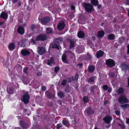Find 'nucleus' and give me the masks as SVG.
<instances>
[{
    "label": "nucleus",
    "mask_w": 129,
    "mask_h": 129,
    "mask_svg": "<svg viewBox=\"0 0 129 129\" xmlns=\"http://www.w3.org/2000/svg\"><path fill=\"white\" fill-rule=\"evenodd\" d=\"M82 6L87 12L91 13L94 11L93 6L90 4L84 3L83 4Z\"/></svg>",
    "instance_id": "f257e3e1"
},
{
    "label": "nucleus",
    "mask_w": 129,
    "mask_h": 129,
    "mask_svg": "<svg viewBox=\"0 0 129 129\" xmlns=\"http://www.w3.org/2000/svg\"><path fill=\"white\" fill-rule=\"evenodd\" d=\"M118 101L119 103L121 104L126 103L129 102V100L125 95H121L118 98Z\"/></svg>",
    "instance_id": "f03ea898"
},
{
    "label": "nucleus",
    "mask_w": 129,
    "mask_h": 129,
    "mask_svg": "<svg viewBox=\"0 0 129 129\" xmlns=\"http://www.w3.org/2000/svg\"><path fill=\"white\" fill-rule=\"evenodd\" d=\"M22 92H23V95L22 100L25 104H27L29 103V96L27 92H26L24 91H23Z\"/></svg>",
    "instance_id": "7ed1b4c3"
},
{
    "label": "nucleus",
    "mask_w": 129,
    "mask_h": 129,
    "mask_svg": "<svg viewBox=\"0 0 129 129\" xmlns=\"http://www.w3.org/2000/svg\"><path fill=\"white\" fill-rule=\"evenodd\" d=\"M106 63L107 66L110 67H112L115 65L114 61L112 59H108L106 61Z\"/></svg>",
    "instance_id": "20e7f679"
},
{
    "label": "nucleus",
    "mask_w": 129,
    "mask_h": 129,
    "mask_svg": "<svg viewBox=\"0 0 129 129\" xmlns=\"http://www.w3.org/2000/svg\"><path fill=\"white\" fill-rule=\"evenodd\" d=\"M47 39L46 36L45 34H41L37 37L36 38V41H44Z\"/></svg>",
    "instance_id": "39448f33"
},
{
    "label": "nucleus",
    "mask_w": 129,
    "mask_h": 129,
    "mask_svg": "<svg viewBox=\"0 0 129 129\" xmlns=\"http://www.w3.org/2000/svg\"><path fill=\"white\" fill-rule=\"evenodd\" d=\"M37 51L40 55H42L46 52L45 49L42 47H38L37 49Z\"/></svg>",
    "instance_id": "423d86ee"
},
{
    "label": "nucleus",
    "mask_w": 129,
    "mask_h": 129,
    "mask_svg": "<svg viewBox=\"0 0 129 129\" xmlns=\"http://www.w3.org/2000/svg\"><path fill=\"white\" fill-rule=\"evenodd\" d=\"M65 26V25L64 21H61L60 22L58 25L57 28L59 30H61L64 28Z\"/></svg>",
    "instance_id": "0eeeda50"
},
{
    "label": "nucleus",
    "mask_w": 129,
    "mask_h": 129,
    "mask_svg": "<svg viewBox=\"0 0 129 129\" xmlns=\"http://www.w3.org/2000/svg\"><path fill=\"white\" fill-rule=\"evenodd\" d=\"M76 40H75L74 39L72 40L70 39L68 40V41L70 43L69 47V49H72L74 47L75 44L76 43Z\"/></svg>",
    "instance_id": "6e6552de"
},
{
    "label": "nucleus",
    "mask_w": 129,
    "mask_h": 129,
    "mask_svg": "<svg viewBox=\"0 0 129 129\" xmlns=\"http://www.w3.org/2000/svg\"><path fill=\"white\" fill-rule=\"evenodd\" d=\"M112 119V117H111L107 115L103 118V120L106 123L109 124L110 123Z\"/></svg>",
    "instance_id": "1a4fd4ad"
},
{
    "label": "nucleus",
    "mask_w": 129,
    "mask_h": 129,
    "mask_svg": "<svg viewBox=\"0 0 129 129\" xmlns=\"http://www.w3.org/2000/svg\"><path fill=\"white\" fill-rule=\"evenodd\" d=\"M50 47L53 48L59 49V44L57 42H54L52 43L50 45Z\"/></svg>",
    "instance_id": "9d476101"
},
{
    "label": "nucleus",
    "mask_w": 129,
    "mask_h": 129,
    "mask_svg": "<svg viewBox=\"0 0 129 129\" xmlns=\"http://www.w3.org/2000/svg\"><path fill=\"white\" fill-rule=\"evenodd\" d=\"M50 20V18L47 17L42 18L41 19V22L44 24H45L49 22Z\"/></svg>",
    "instance_id": "9b49d317"
},
{
    "label": "nucleus",
    "mask_w": 129,
    "mask_h": 129,
    "mask_svg": "<svg viewBox=\"0 0 129 129\" xmlns=\"http://www.w3.org/2000/svg\"><path fill=\"white\" fill-rule=\"evenodd\" d=\"M84 50V47L82 45H78L77 51L79 53L83 52Z\"/></svg>",
    "instance_id": "f8f14e48"
},
{
    "label": "nucleus",
    "mask_w": 129,
    "mask_h": 129,
    "mask_svg": "<svg viewBox=\"0 0 129 129\" xmlns=\"http://www.w3.org/2000/svg\"><path fill=\"white\" fill-rule=\"evenodd\" d=\"M104 53V52L101 50H99L97 52L96 54V56L97 58H99L102 57Z\"/></svg>",
    "instance_id": "ddd939ff"
},
{
    "label": "nucleus",
    "mask_w": 129,
    "mask_h": 129,
    "mask_svg": "<svg viewBox=\"0 0 129 129\" xmlns=\"http://www.w3.org/2000/svg\"><path fill=\"white\" fill-rule=\"evenodd\" d=\"M17 31L19 34L23 35L24 32V29L22 27L19 26L18 28Z\"/></svg>",
    "instance_id": "4468645a"
},
{
    "label": "nucleus",
    "mask_w": 129,
    "mask_h": 129,
    "mask_svg": "<svg viewBox=\"0 0 129 129\" xmlns=\"http://www.w3.org/2000/svg\"><path fill=\"white\" fill-rule=\"evenodd\" d=\"M54 58L53 57H51L49 59L47 63V64L51 66L52 64H54Z\"/></svg>",
    "instance_id": "2eb2a0df"
},
{
    "label": "nucleus",
    "mask_w": 129,
    "mask_h": 129,
    "mask_svg": "<svg viewBox=\"0 0 129 129\" xmlns=\"http://www.w3.org/2000/svg\"><path fill=\"white\" fill-rule=\"evenodd\" d=\"M21 53L22 55L24 56H28L30 54V52L26 49L22 50L21 51Z\"/></svg>",
    "instance_id": "dca6fc26"
},
{
    "label": "nucleus",
    "mask_w": 129,
    "mask_h": 129,
    "mask_svg": "<svg viewBox=\"0 0 129 129\" xmlns=\"http://www.w3.org/2000/svg\"><path fill=\"white\" fill-rule=\"evenodd\" d=\"M62 61L64 63H69L67 59V56L65 54H63L62 56Z\"/></svg>",
    "instance_id": "f3484780"
},
{
    "label": "nucleus",
    "mask_w": 129,
    "mask_h": 129,
    "mask_svg": "<svg viewBox=\"0 0 129 129\" xmlns=\"http://www.w3.org/2000/svg\"><path fill=\"white\" fill-rule=\"evenodd\" d=\"M20 124L23 129L26 128L28 126V124L25 123L23 121H21L20 122Z\"/></svg>",
    "instance_id": "a211bd4d"
},
{
    "label": "nucleus",
    "mask_w": 129,
    "mask_h": 129,
    "mask_svg": "<svg viewBox=\"0 0 129 129\" xmlns=\"http://www.w3.org/2000/svg\"><path fill=\"white\" fill-rule=\"evenodd\" d=\"M8 47L10 50L12 51L15 48V46L14 43H11L9 45Z\"/></svg>",
    "instance_id": "6ab92c4d"
},
{
    "label": "nucleus",
    "mask_w": 129,
    "mask_h": 129,
    "mask_svg": "<svg viewBox=\"0 0 129 129\" xmlns=\"http://www.w3.org/2000/svg\"><path fill=\"white\" fill-rule=\"evenodd\" d=\"M87 113L88 115L94 113V111L91 107L88 108L87 110Z\"/></svg>",
    "instance_id": "aec40b11"
},
{
    "label": "nucleus",
    "mask_w": 129,
    "mask_h": 129,
    "mask_svg": "<svg viewBox=\"0 0 129 129\" xmlns=\"http://www.w3.org/2000/svg\"><path fill=\"white\" fill-rule=\"evenodd\" d=\"M63 124L68 127L69 126V121L66 119H64L62 121Z\"/></svg>",
    "instance_id": "412c9836"
},
{
    "label": "nucleus",
    "mask_w": 129,
    "mask_h": 129,
    "mask_svg": "<svg viewBox=\"0 0 129 129\" xmlns=\"http://www.w3.org/2000/svg\"><path fill=\"white\" fill-rule=\"evenodd\" d=\"M78 37L80 38H83L84 36V34L82 31H80L77 34Z\"/></svg>",
    "instance_id": "4be33fe9"
},
{
    "label": "nucleus",
    "mask_w": 129,
    "mask_h": 129,
    "mask_svg": "<svg viewBox=\"0 0 129 129\" xmlns=\"http://www.w3.org/2000/svg\"><path fill=\"white\" fill-rule=\"evenodd\" d=\"M72 88L69 85H67L66 87L65 92L66 93H68L72 90Z\"/></svg>",
    "instance_id": "5701e85b"
},
{
    "label": "nucleus",
    "mask_w": 129,
    "mask_h": 129,
    "mask_svg": "<svg viewBox=\"0 0 129 129\" xmlns=\"http://www.w3.org/2000/svg\"><path fill=\"white\" fill-rule=\"evenodd\" d=\"M0 17L6 20L8 18V15L7 14L3 12L1 14Z\"/></svg>",
    "instance_id": "b1692460"
},
{
    "label": "nucleus",
    "mask_w": 129,
    "mask_h": 129,
    "mask_svg": "<svg viewBox=\"0 0 129 129\" xmlns=\"http://www.w3.org/2000/svg\"><path fill=\"white\" fill-rule=\"evenodd\" d=\"M14 89L13 87L11 86L7 88V91L8 93L9 94H12L13 93Z\"/></svg>",
    "instance_id": "393cba45"
},
{
    "label": "nucleus",
    "mask_w": 129,
    "mask_h": 129,
    "mask_svg": "<svg viewBox=\"0 0 129 129\" xmlns=\"http://www.w3.org/2000/svg\"><path fill=\"white\" fill-rule=\"evenodd\" d=\"M95 69V67L93 66H89L88 67V71L89 73H93Z\"/></svg>",
    "instance_id": "a878e982"
},
{
    "label": "nucleus",
    "mask_w": 129,
    "mask_h": 129,
    "mask_svg": "<svg viewBox=\"0 0 129 129\" xmlns=\"http://www.w3.org/2000/svg\"><path fill=\"white\" fill-rule=\"evenodd\" d=\"M124 91V89L122 87H120L118 90L116 91V92L119 94L123 93Z\"/></svg>",
    "instance_id": "bb28decb"
},
{
    "label": "nucleus",
    "mask_w": 129,
    "mask_h": 129,
    "mask_svg": "<svg viewBox=\"0 0 129 129\" xmlns=\"http://www.w3.org/2000/svg\"><path fill=\"white\" fill-rule=\"evenodd\" d=\"M105 33L103 30H101L99 31L98 33V36L99 37H103Z\"/></svg>",
    "instance_id": "cd10ccee"
},
{
    "label": "nucleus",
    "mask_w": 129,
    "mask_h": 129,
    "mask_svg": "<svg viewBox=\"0 0 129 129\" xmlns=\"http://www.w3.org/2000/svg\"><path fill=\"white\" fill-rule=\"evenodd\" d=\"M95 79L96 77L95 76H93L91 77L90 79H88V83H91L94 82Z\"/></svg>",
    "instance_id": "c85d7f7f"
},
{
    "label": "nucleus",
    "mask_w": 129,
    "mask_h": 129,
    "mask_svg": "<svg viewBox=\"0 0 129 129\" xmlns=\"http://www.w3.org/2000/svg\"><path fill=\"white\" fill-rule=\"evenodd\" d=\"M46 32L47 34H52L53 33L52 30L50 27L47 28L46 29Z\"/></svg>",
    "instance_id": "c756f323"
},
{
    "label": "nucleus",
    "mask_w": 129,
    "mask_h": 129,
    "mask_svg": "<svg viewBox=\"0 0 129 129\" xmlns=\"http://www.w3.org/2000/svg\"><path fill=\"white\" fill-rule=\"evenodd\" d=\"M58 95L59 96L62 98L65 96V93L62 91H60L58 93Z\"/></svg>",
    "instance_id": "7c9ffc66"
},
{
    "label": "nucleus",
    "mask_w": 129,
    "mask_h": 129,
    "mask_svg": "<svg viewBox=\"0 0 129 129\" xmlns=\"http://www.w3.org/2000/svg\"><path fill=\"white\" fill-rule=\"evenodd\" d=\"M115 36L113 34H110L108 36V39L110 40H113L114 39Z\"/></svg>",
    "instance_id": "2f4dec72"
},
{
    "label": "nucleus",
    "mask_w": 129,
    "mask_h": 129,
    "mask_svg": "<svg viewBox=\"0 0 129 129\" xmlns=\"http://www.w3.org/2000/svg\"><path fill=\"white\" fill-rule=\"evenodd\" d=\"M92 56L89 53H87L86 56L85 58L86 60H89L92 58Z\"/></svg>",
    "instance_id": "473e14b6"
},
{
    "label": "nucleus",
    "mask_w": 129,
    "mask_h": 129,
    "mask_svg": "<svg viewBox=\"0 0 129 129\" xmlns=\"http://www.w3.org/2000/svg\"><path fill=\"white\" fill-rule=\"evenodd\" d=\"M91 3L94 6H97L98 5V0H92Z\"/></svg>",
    "instance_id": "72a5a7b5"
},
{
    "label": "nucleus",
    "mask_w": 129,
    "mask_h": 129,
    "mask_svg": "<svg viewBox=\"0 0 129 129\" xmlns=\"http://www.w3.org/2000/svg\"><path fill=\"white\" fill-rule=\"evenodd\" d=\"M45 94L46 96L48 98H50L52 97V94L50 92L46 91L45 92Z\"/></svg>",
    "instance_id": "f704fd0d"
},
{
    "label": "nucleus",
    "mask_w": 129,
    "mask_h": 129,
    "mask_svg": "<svg viewBox=\"0 0 129 129\" xmlns=\"http://www.w3.org/2000/svg\"><path fill=\"white\" fill-rule=\"evenodd\" d=\"M120 106L122 108H123L124 109L128 108H129V104H125L122 105H121Z\"/></svg>",
    "instance_id": "c9c22d12"
},
{
    "label": "nucleus",
    "mask_w": 129,
    "mask_h": 129,
    "mask_svg": "<svg viewBox=\"0 0 129 129\" xmlns=\"http://www.w3.org/2000/svg\"><path fill=\"white\" fill-rule=\"evenodd\" d=\"M3 65L7 68H8L9 66V63L7 60L4 61L3 62Z\"/></svg>",
    "instance_id": "e433bc0d"
},
{
    "label": "nucleus",
    "mask_w": 129,
    "mask_h": 129,
    "mask_svg": "<svg viewBox=\"0 0 129 129\" xmlns=\"http://www.w3.org/2000/svg\"><path fill=\"white\" fill-rule=\"evenodd\" d=\"M83 101L85 103H86L88 102V100L87 96H84L83 97Z\"/></svg>",
    "instance_id": "4c0bfd02"
},
{
    "label": "nucleus",
    "mask_w": 129,
    "mask_h": 129,
    "mask_svg": "<svg viewBox=\"0 0 129 129\" xmlns=\"http://www.w3.org/2000/svg\"><path fill=\"white\" fill-rule=\"evenodd\" d=\"M109 75L110 77L112 78L114 77L115 74L113 72H110L109 73Z\"/></svg>",
    "instance_id": "58836bf2"
},
{
    "label": "nucleus",
    "mask_w": 129,
    "mask_h": 129,
    "mask_svg": "<svg viewBox=\"0 0 129 129\" xmlns=\"http://www.w3.org/2000/svg\"><path fill=\"white\" fill-rule=\"evenodd\" d=\"M127 65L125 63H123L121 64L122 67L124 69L126 70L127 67Z\"/></svg>",
    "instance_id": "ea45409f"
},
{
    "label": "nucleus",
    "mask_w": 129,
    "mask_h": 129,
    "mask_svg": "<svg viewBox=\"0 0 129 129\" xmlns=\"http://www.w3.org/2000/svg\"><path fill=\"white\" fill-rule=\"evenodd\" d=\"M97 88V86L96 85H94L92 87H91V88L90 89L91 91L93 93L94 92V89H96Z\"/></svg>",
    "instance_id": "a19ab883"
},
{
    "label": "nucleus",
    "mask_w": 129,
    "mask_h": 129,
    "mask_svg": "<svg viewBox=\"0 0 129 129\" xmlns=\"http://www.w3.org/2000/svg\"><path fill=\"white\" fill-rule=\"evenodd\" d=\"M28 67H25L24 68L23 70V72L25 74H27V71L28 69Z\"/></svg>",
    "instance_id": "79ce46f5"
},
{
    "label": "nucleus",
    "mask_w": 129,
    "mask_h": 129,
    "mask_svg": "<svg viewBox=\"0 0 129 129\" xmlns=\"http://www.w3.org/2000/svg\"><path fill=\"white\" fill-rule=\"evenodd\" d=\"M118 125L120 126L121 129H124L125 128V126L123 124H121L118 123Z\"/></svg>",
    "instance_id": "37998d69"
},
{
    "label": "nucleus",
    "mask_w": 129,
    "mask_h": 129,
    "mask_svg": "<svg viewBox=\"0 0 129 129\" xmlns=\"http://www.w3.org/2000/svg\"><path fill=\"white\" fill-rule=\"evenodd\" d=\"M36 28L35 25L34 24H32L30 27V29L31 30H33L34 29Z\"/></svg>",
    "instance_id": "c03bdc74"
},
{
    "label": "nucleus",
    "mask_w": 129,
    "mask_h": 129,
    "mask_svg": "<svg viewBox=\"0 0 129 129\" xmlns=\"http://www.w3.org/2000/svg\"><path fill=\"white\" fill-rule=\"evenodd\" d=\"M67 82V81L66 80H63L61 83V85L63 86L65 85L66 84Z\"/></svg>",
    "instance_id": "a18cd8bd"
},
{
    "label": "nucleus",
    "mask_w": 129,
    "mask_h": 129,
    "mask_svg": "<svg viewBox=\"0 0 129 129\" xmlns=\"http://www.w3.org/2000/svg\"><path fill=\"white\" fill-rule=\"evenodd\" d=\"M62 126V124L61 123H60L57 125L56 127L57 129H59L60 127H61Z\"/></svg>",
    "instance_id": "49530a36"
},
{
    "label": "nucleus",
    "mask_w": 129,
    "mask_h": 129,
    "mask_svg": "<svg viewBox=\"0 0 129 129\" xmlns=\"http://www.w3.org/2000/svg\"><path fill=\"white\" fill-rule=\"evenodd\" d=\"M103 88L105 91H106L107 90L108 87L107 85H105L103 86Z\"/></svg>",
    "instance_id": "de8ad7c7"
},
{
    "label": "nucleus",
    "mask_w": 129,
    "mask_h": 129,
    "mask_svg": "<svg viewBox=\"0 0 129 129\" xmlns=\"http://www.w3.org/2000/svg\"><path fill=\"white\" fill-rule=\"evenodd\" d=\"M62 41V39L61 38H59L56 39L55 42H57L59 44L60 42H61Z\"/></svg>",
    "instance_id": "09e8293b"
},
{
    "label": "nucleus",
    "mask_w": 129,
    "mask_h": 129,
    "mask_svg": "<svg viewBox=\"0 0 129 129\" xmlns=\"http://www.w3.org/2000/svg\"><path fill=\"white\" fill-rule=\"evenodd\" d=\"M59 68L58 67H56L55 68V72L56 73H57L58 71L59 70Z\"/></svg>",
    "instance_id": "8fccbe9b"
},
{
    "label": "nucleus",
    "mask_w": 129,
    "mask_h": 129,
    "mask_svg": "<svg viewBox=\"0 0 129 129\" xmlns=\"http://www.w3.org/2000/svg\"><path fill=\"white\" fill-rule=\"evenodd\" d=\"M115 112L116 114L117 115H119L120 114V112L119 110H116L115 111Z\"/></svg>",
    "instance_id": "3c124183"
},
{
    "label": "nucleus",
    "mask_w": 129,
    "mask_h": 129,
    "mask_svg": "<svg viewBox=\"0 0 129 129\" xmlns=\"http://www.w3.org/2000/svg\"><path fill=\"white\" fill-rule=\"evenodd\" d=\"M79 76L77 74L75 76L74 79L76 80L77 81Z\"/></svg>",
    "instance_id": "603ef678"
},
{
    "label": "nucleus",
    "mask_w": 129,
    "mask_h": 129,
    "mask_svg": "<svg viewBox=\"0 0 129 129\" xmlns=\"http://www.w3.org/2000/svg\"><path fill=\"white\" fill-rule=\"evenodd\" d=\"M67 52L69 54H70L71 55H73V56H75V55L73 53L72 51H68Z\"/></svg>",
    "instance_id": "864d4df0"
},
{
    "label": "nucleus",
    "mask_w": 129,
    "mask_h": 129,
    "mask_svg": "<svg viewBox=\"0 0 129 129\" xmlns=\"http://www.w3.org/2000/svg\"><path fill=\"white\" fill-rule=\"evenodd\" d=\"M41 89L42 91H45L46 90V87L45 86H42Z\"/></svg>",
    "instance_id": "5fc2aeb1"
},
{
    "label": "nucleus",
    "mask_w": 129,
    "mask_h": 129,
    "mask_svg": "<svg viewBox=\"0 0 129 129\" xmlns=\"http://www.w3.org/2000/svg\"><path fill=\"white\" fill-rule=\"evenodd\" d=\"M125 4L129 5V0H125Z\"/></svg>",
    "instance_id": "6e6d98bb"
},
{
    "label": "nucleus",
    "mask_w": 129,
    "mask_h": 129,
    "mask_svg": "<svg viewBox=\"0 0 129 129\" xmlns=\"http://www.w3.org/2000/svg\"><path fill=\"white\" fill-rule=\"evenodd\" d=\"M112 89L111 88L109 87L108 89V92H110L111 91Z\"/></svg>",
    "instance_id": "4d7b16f0"
},
{
    "label": "nucleus",
    "mask_w": 129,
    "mask_h": 129,
    "mask_svg": "<svg viewBox=\"0 0 129 129\" xmlns=\"http://www.w3.org/2000/svg\"><path fill=\"white\" fill-rule=\"evenodd\" d=\"M126 123L129 124V118H126Z\"/></svg>",
    "instance_id": "13d9d810"
},
{
    "label": "nucleus",
    "mask_w": 129,
    "mask_h": 129,
    "mask_svg": "<svg viewBox=\"0 0 129 129\" xmlns=\"http://www.w3.org/2000/svg\"><path fill=\"white\" fill-rule=\"evenodd\" d=\"M71 8L72 10H74L75 9V7L74 6L72 5L71 6Z\"/></svg>",
    "instance_id": "bf43d9fd"
},
{
    "label": "nucleus",
    "mask_w": 129,
    "mask_h": 129,
    "mask_svg": "<svg viewBox=\"0 0 129 129\" xmlns=\"http://www.w3.org/2000/svg\"><path fill=\"white\" fill-rule=\"evenodd\" d=\"M77 65L79 66L80 67H82L83 66L82 64L81 63H79Z\"/></svg>",
    "instance_id": "052dcab7"
},
{
    "label": "nucleus",
    "mask_w": 129,
    "mask_h": 129,
    "mask_svg": "<svg viewBox=\"0 0 129 129\" xmlns=\"http://www.w3.org/2000/svg\"><path fill=\"white\" fill-rule=\"evenodd\" d=\"M31 42L34 44H35L36 43L35 41V40H34L32 39Z\"/></svg>",
    "instance_id": "680f3d73"
},
{
    "label": "nucleus",
    "mask_w": 129,
    "mask_h": 129,
    "mask_svg": "<svg viewBox=\"0 0 129 129\" xmlns=\"http://www.w3.org/2000/svg\"><path fill=\"white\" fill-rule=\"evenodd\" d=\"M25 78L23 77L22 79V81H23V83L24 84L25 83Z\"/></svg>",
    "instance_id": "e2e57ef3"
},
{
    "label": "nucleus",
    "mask_w": 129,
    "mask_h": 129,
    "mask_svg": "<svg viewBox=\"0 0 129 129\" xmlns=\"http://www.w3.org/2000/svg\"><path fill=\"white\" fill-rule=\"evenodd\" d=\"M57 102L60 105H61L62 104L61 102V101L58 100L57 101Z\"/></svg>",
    "instance_id": "0e129e2a"
},
{
    "label": "nucleus",
    "mask_w": 129,
    "mask_h": 129,
    "mask_svg": "<svg viewBox=\"0 0 129 129\" xmlns=\"http://www.w3.org/2000/svg\"><path fill=\"white\" fill-rule=\"evenodd\" d=\"M127 53L129 54V45H128L127 46Z\"/></svg>",
    "instance_id": "69168bd1"
},
{
    "label": "nucleus",
    "mask_w": 129,
    "mask_h": 129,
    "mask_svg": "<svg viewBox=\"0 0 129 129\" xmlns=\"http://www.w3.org/2000/svg\"><path fill=\"white\" fill-rule=\"evenodd\" d=\"M18 0H12V2L13 3H16Z\"/></svg>",
    "instance_id": "338daca9"
},
{
    "label": "nucleus",
    "mask_w": 129,
    "mask_h": 129,
    "mask_svg": "<svg viewBox=\"0 0 129 129\" xmlns=\"http://www.w3.org/2000/svg\"><path fill=\"white\" fill-rule=\"evenodd\" d=\"M18 5L19 6H20L21 5V2H19L18 3Z\"/></svg>",
    "instance_id": "774afa93"
}]
</instances>
